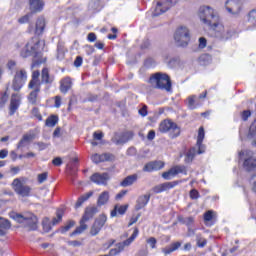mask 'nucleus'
<instances>
[{"instance_id": "c756f323", "label": "nucleus", "mask_w": 256, "mask_h": 256, "mask_svg": "<svg viewBox=\"0 0 256 256\" xmlns=\"http://www.w3.org/2000/svg\"><path fill=\"white\" fill-rule=\"evenodd\" d=\"M43 31H45V18L41 17L36 21L35 33L36 35H41Z\"/></svg>"}, {"instance_id": "79ce46f5", "label": "nucleus", "mask_w": 256, "mask_h": 256, "mask_svg": "<svg viewBox=\"0 0 256 256\" xmlns=\"http://www.w3.org/2000/svg\"><path fill=\"white\" fill-rule=\"evenodd\" d=\"M248 23L256 27V10H252L248 14Z\"/></svg>"}, {"instance_id": "4d7b16f0", "label": "nucleus", "mask_w": 256, "mask_h": 256, "mask_svg": "<svg viewBox=\"0 0 256 256\" xmlns=\"http://www.w3.org/2000/svg\"><path fill=\"white\" fill-rule=\"evenodd\" d=\"M52 163L56 167H61V165H63V160L61 159V157H56L52 160Z\"/></svg>"}, {"instance_id": "c9c22d12", "label": "nucleus", "mask_w": 256, "mask_h": 256, "mask_svg": "<svg viewBox=\"0 0 256 256\" xmlns=\"http://www.w3.org/2000/svg\"><path fill=\"white\" fill-rule=\"evenodd\" d=\"M40 92H41V90H39V89L33 90L30 92V94L28 96V101H29V103H31V105L37 104V97L39 96Z\"/></svg>"}, {"instance_id": "39448f33", "label": "nucleus", "mask_w": 256, "mask_h": 256, "mask_svg": "<svg viewBox=\"0 0 256 256\" xmlns=\"http://www.w3.org/2000/svg\"><path fill=\"white\" fill-rule=\"evenodd\" d=\"M159 131L160 133H168V131H171V139H176V137L181 135V128H179L177 123L171 120L162 121L159 125Z\"/></svg>"}, {"instance_id": "bb28decb", "label": "nucleus", "mask_w": 256, "mask_h": 256, "mask_svg": "<svg viewBox=\"0 0 256 256\" xmlns=\"http://www.w3.org/2000/svg\"><path fill=\"white\" fill-rule=\"evenodd\" d=\"M127 209H129L128 204H125V205H122V206L116 205L114 207V209L111 211L110 216L111 217H117V213H119V215H125V213H127Z\"/></svg>"}, {"instance_id": "c03bdc74", "label": "nucleus", "mask_w": 256, "mask_h": 256, "mask_svg": "<svg viewBox=\"0 0 256 256\" xmlns=\"http://www.w3.org/2000/svg\"><path fill=\"white\" fill-rule=\"evenodd\" d=\"M203 139H205V128L200 127L198 130V137H197L198 145H201V143H203Z\"/></svg>"}, {"instance_id": "20e7f679", "label": "nucleus", "mask_w": 256, "mask_h": 256, "mask_svg": "<svg viewBox=\"0 0 256 256\" xmlns=\"http://www.w3.org/2000/svg\"><path fill=\"white\" fill-rule=\"evenodd\" d=\"M12 219L23 225V227H28L29 231L37 230L38 219L37 216H35L33 213L14 214Z\"/></svg>"}, {"instance_id": "f704fd0d", "label": "nucleus", "mask_w": 256, "mask_h": 256, "mask_svg": "<svg viewBox=\"0 0 256 256\" xmlns=\"http://www.w3.org/2000/svg\"><path fill=\"white\" fill-rule=\"evenodd\" d=\"M59 123V117L57 115H51L46 119V127H55Z\"/></svg>"}, {"instance_id": "dca6fc26", "label": "nucleus", "mask_w": 256, "mask_h": 256, "mask_svg": "<svg viewBox=\"0 0 256 256\" xmlns=\"http://www.w3.org/2000/svg\"><path fill=\"white\" fill-rule=\"evenodd\" d=\"M90 179L93 183H96L97 185H107V181H109V174L94 173Z\"/></svg>"}, {"instance_id": "4468645a", "label": "nucleus", "mask_w": 256, "mask_h": 256, "mask_svg": "<svg viewBox=\"0 0 256 256\" xmlns=\"http://www.w3.org/2000/svg\"><path fill=\"white\" fill-rule=\"evenodd\" d=\"M179 185V182L173 181V182H165L160 185H156L152 188V191L154 193H163L164 191H169V189H174V187H177Z\"/></svg>"}, {"instance_id": "cd10ccee", "label": "nucleus", "mask_w": 256, "mask_h": 256, "mask_svg": "<svg viewBox=\"0 0 256 256\" xmlns=\"http://www.w3.org/2000/svg\"><path fill=\"white\" fill-rule=\"evenodd\" d=\"M138 175L137 174H133V175H129L127 176L121 183V187H130V185H133V183L137 182L138 179Z\"/></svg>"}, {"instance_id": "2eb2a0df", "label": "nucleus", "mask_w": 256, "mask_h": 256, "mask_svg": "<svg viewBox=\"0 0 256 256\" xmlns=\"http://www.w3.org/2000/svg\"><path fill=\"white\" fill-rule=\"evenodd\" d=\"M93 163L99 164L103 163L105 161H113L115 159V156L111 153H103V154H94L91 157Z\"/></svg>"}, {"instance_id": "864d4df0", "label": "nucleus", "mask_w": 256, "mask_h": 256, "mask_svg": "<svg viewBox=\"0 0 256 256\" xmlns=\"http://www.w3.org/2000/svg\"><path fill=\"white\" fill-rule=\"evenodd\" d=\"M87 41H89L90 43H95V41H97V35L93 32H90L87 35Z\"/></svg>"}, {"instance_id": "de8ad7c7", "label": "nucleus", "mask_w": 256, "mask_h": 256, "mask_svg": "<svg viewBox=\"0 0 256 256\" xmlns=\"http://www.w3.org/2000/svg\"><path fill=\"white\" fill-rule=\"evenodd\" d=\"M72 227H75V221L70 220L66 226L62 227L61 233H67Z\"/></svg>"}, {"instance_id": "393cba45", "label": "nucleus", "mask_w": 256, "mask_h": 256, "mask_svg": "<svg viewBox=\"0 0 256 256\" xmlns=\"http://www.w3.org/2000/svg\"><path fill=\"white\" fill-rule=\"evenodd\" d=\"M35 139V134H24L22 139L19 141L17 145V149H21L23 147H27L31 141Z\"/></svg>"}, {"instance_id": "0e129e2a", "label": "nucleus", "mask_w": 256, "mask_h": 256, "mask_svg": "<svg viewBox=\"0 0 256 256\" xmlns=\"http://www.w3.org/2000/svg\"><path fill=\"white\" fill-rule=\"evenodd\" d=\"M93 137L96 141H101L103 139V133L102 132H94Z\"/></svg>"}, {"instance_id": "338daca9", "label": "nucleus", "mask_w": 256, "mask_h": 256, "mask_svg": "<svg viewBox=\"0 0 256 256\" xmlns=\"http://www.w3.org/2000/svg\"><path fill=\"white\" fill-rule=\"evenodd\" d=\"M148 141H153L155 139V130H150L147 135Z\"/></svg>"}, {"instance_id": "412c9836", "label": "nucleus", "mask_w": 256, "mask_h": 256, "mask_svg": "<svg viewBox=\"0 0 256 256\" xmlns=\"http://www.w3.org/2000/svg\"><path fill=\"white\" fill-rule=\"evenodd\" d=\"M55 81V76L49 74V68H43L41 72V83L45 85H51Z\"/></svg>"}, {"instance_id": "37998d69", "label": "nucleus", "mask_w": 256, "mask_h": 256, "mask_svg": "<svg viewBox=\"0 0 256 256\" xmlns=\"http://www.w3.org/2000/svg\"><path fill=\"white\" fill-rule=\"evenodd\" d=\"M33 15L34 14L32 12H30V13L20 17L18 19V23H20V25H25V23H29V19H31V17H33Z\"/></svg>"}, {"instance_id": "8fccbe9b", "label": "nucleus", "mask_w": 256, "mask_h": 256, "mask_svg": "<svg viewBox=\"0 0 256 256\" xmlns=\"http://www.w3.org/2000/svg\"><path fill=\"white\" fill-rule=\"evenodd\" d=\"M148 245H150L151 249H156L157 247V239H155V237H150L147 240Z\"/></svg>"}, {"instance_id": "58836bf2", "label": "nucleus", "mask_w": 256, "mask_h": 256, "mask_svg": "<svg viewBox=\"0 0 256 256\" xmlns=\"http://www.w3.org/2000/svg\"><path fill=\"white\" fill-rule=\"evenodd\" d=\"M16 79H19L20 81H22L23 83H25V81H27V71H25L24 69L16 72L15 76Z\"/></svg>"}, {"instance_id": "72a5a7b5", "label": "nucleus", "mask_w": 256, "mask_h": 256, "mask_svg": "<svg viewBox=\"0 0 256 256\" xmlns=\"http://www.w3.org/2000/svg\"><path fill=\"white\" fill-rule=\"evenodd\" d=\"M138 235H139V229L135 228L131 237H129L127 240L122 242L124 247H129V245H131L135 241V239H137Z\"/></svg>"}, {"instance_id": "7ed1b4c3", "label": "nucleus", "mask_w": 256, "mask_h": 256, "mask_svg": "<svg viewBox=\"0 0 256 256\" xmlns=\"http://www.w3.org/2000/svg\"><path fill=\"white\" fill-rule=\"evenodd\" d=\"M149 83L155 89H160L161 91H167V93H171L173 90V86L171 83V78L169 75L161 72H157L150 76Z\"/></svg>"}, {"instance_id": "69168bd1", "label": "nucleus", "mask_w": 256, "mask_h": 256, "mask_svg": "<svg viewBox=\"0 0 256 256\" xmlns=\"http://www.w3.org/2000/svg\"><path fill=\"white\" fill-rule=\"evenodd\" d=\"M9 155V151L7 149L0 150V159H5Z\"/></svg>"}, {"instance_id": "ddd939ff", "label": "nucleus", "mask_w": 256, "mask_h": 256, "mask_svg": "<svg viewBox=\"0 0 256 256\" xmlns=\"http://www.w3.org/2000/svg\"><path fill=\"white\" fill-rule=\"evenodd\" d=\"M225 7L228 13H231L232 15H239L241 12V3L237 0H227Z\"/></svg>"}, {"instance_id": "4be33fe9", "label": "nucleus", "mask_w": 256, "mask_h": 256, "mask_svg": "<svg viewBox=\"0 0 256 256\" xmlns=\"http://www.w3.org/2000/svg\"><path fill=\"white\" fill-rule=\"evenodd\" d=\"M97 213H99V210L97 209V207H87L85 209L84 215L82 216L81 220L87 223V221H89L90 219H93V217H95Z\"/></svg>"}, {"instance_id": "4c0bfd02", "label": "nucleus", "mask_w": 256, "mask_h": 256, "mask_svg": "<svg viewBox=\"0 0 256 256\" xmlns=\"http://www.w3.org/2000/svg\"><path fill=\"white\" fill-rule=\"evenodd\" d=\"M28 87L30 89H33V91H37V89H38V91H41V82H39V80H37V79L32 78L28 84Z\"/></svg>"}, {"instance_id": "b1692460", "label": "nucleus", "mask_w": 256, "mask_h": 256, "mask_svg": "<svg viewBox=\"0 0 256 256\" xmlns=\"http://www.w3.org/2000/svg\"><path fill=\"white\" fill-rule=\"evenodd\" d=\"M20 102L21 99L19 98V94H12L10 101V115H15V112L19 109Z\"/></svg>"}, {"instance_id": "5701e85b", "label": "nucleus", "mask_w": 256, "mask_h": 256, "mask_svg": "<svg viewBox=\"0 0 256 256\" xmlns=\"http://www.w3.org/2000/svg\"><path fill=\"white\" fill-rule=\"evenodd\" d=\"M112 143H114V145H125V143H127V141H129V136L127 135V133H122V134H115L112 139H111Z\"/></svg>"}, {"instance_id": "3c124183", "label": "nucleus", "mask_w": 256, "mask_h": 256, "mask_svg": "<svg viewBox=\"0 0 256 256\" xmlns=\"http://www.w3.org/2000/svg\"><path fill=\"white\" fill-rule=\"evenodd\" d=\"M48 173L43 172L41 174H38V183H45L47 181Z\"/></svg>"}, {"instance_id": "f3484780", "label": "nucleus", "mask_w": 256, "mask_h": 256, "mask_svg": "<svg viewBox=\"0 0 256 256\" xmlns=\"http://www.w3.org/2000/svg\"><path fill=\"white\" fill-rule=\"evenodd\" d=\"M29 1V7L31 13H41L43 11V8L45 7V2L43 0H28Z\"/></svg>"}, {"instance_id": "f03ea898", "label": "nucleus", "mask_w": 256, "mask_h": 256, "mask_svg": "<svg viewBox=\"0 0 256 256\" xmlns=\"http://www.w3.org/2000/svg\"><path fill=\"white\" fill-rule=\"evenodd\" d=\"M44 47L45 41H41L38 37H34L24 46V48H22L20 55L23 59H27V57H34V59H36V62L31 66L33 69L36 65H41V63L47 61V58H43V52H41Z\"/></svg>"}, {"instance_id": "ea45409f", "label": "nucleus", "mask_w": 256, "mask_h": 256, "mask_svg": "<svg viewBox=\"0 0 256 256\" xmlns=\"http://www.w3.org/2000/svg\"><path fill=\"white\" fill-rule=\"evenodd\" d=\"M63 221V210H58L56 212V217L52 220V225H58V223H61Z\"/></svg>"}, {"instance_id": "f8f14e48", "label": "nucleus", "mask_w": 256, "mask_h": 256, "mask_svg": "<svg viewBox=\"0 0 256 256\" xmlns=\"http://www.w3.org/2000/svg\"><path fill=\"white\" fill-rule=\"evenodd\" d=\"M202 153H205V145H203V143L199 144V142H197L196 147L191 148L187 152L185 162L191 163V161H193V159H195L196 155H202Z\"/></svg>"}, {"instance_id": "f257e3e1", "label": "nucleus", "mask_w": 256, "mask_h": 256, "mask_svg": "<svg viewBox=\"0 0 256 256\" xmlns=\"http://www.w3.org/2000/svg\"><path fill=\"white\" fill-rule=\"evenodd\" d=\"M199 17L201 21L210 27L211 31L215 32V37L221 41H227L231 37V32L219 25V15L215 14L213 8L209 6H202L199 9Z\"/></svg>"}, {"instance_id": "a18cd8bd", "label": "nucleus", "mask_w": 256, "mask_h": 256, "mask_svg": "<svg viewBox=\"0 0 256 256\" xmlns=\"http://www.w3.org/2000/svg\"><path fill=\"white\" fill-rule=\"evenodd\" d=\"M214 217H215V212L213 210H208L204 213V221L206 222L213 221Z\"/></svg>"}, {"instance_id": "9d476101", "label": "nucleus", "mask_w": 256, "mask_h": 256, "mask_svg": "<svg viewBox=\"0 0 256 256\" xmlns=\"http://www.w3.org/2000/svg\"><path fill=\"white\" fill-rule=\"evenodd\" d=\"M105 223H107V215L105 214L99 215L95 219L94 224L90 229V235H92V237L99 235L103 227H105Z\"/></svg>"}, {"instance_id": "13d9d810", "label": "nucleus", "mask_w": 256, "mask_h": 256, "mask_svg": "<svg viewBox=\"0 0 256 256\" xmlns=\"http://www.w3.org/2000/svg\"><path fill=\"white\" fill-rule=\"evenodd\" d=\"M83 65V58L81 56H77L74 61V67H81Z\"/></svg>"}, {"instance_id": "a878e982", "label": "nucleus", "mask_w": 256, "mask_h": 256, "mask_svg": "<svg viewBox=\"0 0 256 256\" xmlns=\"http://www.w3.org/2000/svg\"><path fill=\"white\" fill-rule=\"evenodd\" d=\"M73 82L70 77H66L60 81V91L61 93H68L71 89Z\"/></svg>"}, {"instance_id": "7c9ffc66", "label": "nucleus", "mask_w": 256, "mask_h": 256, "mask_svg": "<svg viewBox=\"0 0 256 256\" xmlns=\"http://www.w3.org/2000/svg\"><path fill=\"white\" fill-rule=\"evenodd\" d=\"M90 197H93V192H88L80 196L75 204V209H79V207H81V205H83L85 201H88Z\"/></svg>"}, {"instance_id": "6ab92c4d", "label": "nucleus", "mask_w": 256, "mask_h": 256, "mask_svg": "<svg viewBox=\"0 0 256 256\" xmlns=\"http://www.w3.org/2000/svg\"><path fill=\"white\" fill-rule=\"evenodd\" d=\"M150 199H151L150 194L139 196L136 201L135 210L141 211V209H144V207H147V204L149 203Z\"/></svg>"}, {"instance_id": "423d86ee", "label": "nucleus", "mask_w": 256, "mask_h": 256, "mask_svg": "<svg viewBox=\"0 0 256 256\" xmlns=\"http://www.w3.org/2000/svg\"><path fill=\"white\" fill-rule=\"evenodd\" d=\"M178 0H155V9L153 11V17H159V15H163V13H167L173 5L177 4Z\"/></svg>"}, {"instance_id": "6e6552de", "label": "nucleus", "mask_w": 256, "mask_h": 256, "mask_svg": "<svg viewBox=\"0 0 256 256\" xmlns=\"http://www.w3.org/2000/svg\"><path fill=\"white\" fill-rule=\"evenodd\" d=\"M255 153L251 150H244L239 153L240 157H244L243 167L245 171H255L256 169V158Z\"/></svg>"}, {"instance_id": "774afa93", "label": "nucleus", "mask_w": 256, "mask_h": 256, "mask_svg": "<svg viewBox=\"0 0 256 256\" xmlns=\"http://www.w3.org/2000/svg\"><path fill=\"white\" fill-rule=\"evenodd\" d=\"M250 183H252V191H256V175H253L250 179Z\"/></svg>"}, {"instance_id": "09e8293b", "label": "nucleus", "mask_w": 256, "mask_h": 256, "mask_svg": "<svg viewBox=\"0 0 256 256\" xmlns=\"http://www.w3.org/2000/svg\"><path fill=\"white\" fill-rule=\"evenodd\" d=\"M34 145H37L39 151H45V149H47L50 144H47L45 142H35Z\"/></svg>"}, {"instance_id": "c85d7f7f", "label": "nucleus", "mask_w": 256, "mask_h": 256, "mask_svg": "<svg viewBox=\"0 0 256 256\" xmlns=\"http://www.w3.org/2000/svg\"><path fill=\"white\" fill-rule=\"evenodd\" d=\"M84 220H80V225L72 232L70 233V237H75V235H81V233H84L87 231V224H85Z\"/></svg>"}, {"instance_id": "0eeeda50", "label": "nucleus", "mask_w": 256, "mask_h": 256, "mask_svg": "<svg viewBox=\"0 0 256 256\" xmlns=\"http://www.w3.org/2000/svg\"><path fill=\"white\" fill-rule=\"evenodd\" d=\"M174 39L178 47H187L189 41H191V36L189 35V29L187 27L181 26L178 28L174 34Z\"/></svg>"}, {"instance_id": "1a4fd4ad", "label": "nucleus", "mask_w": 256, "mask_h": 256, "mask_svg": "<svg viewBox=\"0 0 256 256\" xmlns=\"http://www.w3.org/2000/svg\"><path fill=\"white\" fill-rule=\"evenodd\" d=\"M12 185L15 193L20 195V197H29V195H31V186L23 184L19 178L14 179Z\"/></svg>"}, {"instance_id": "2f4dec72", "label": "nucleus", "mask_w": 256, "mask_h": 256, "mask_svg": "<svg viewBox=\"0 0 256 256\" xmlns=\"http://www.w3.org/2000/svg\"><path fill=\"white\" fill-rule=\"evenodd\" d=\"M181 247V242H175L172 243L170 246L163 248L162 252L164 255H170V253H173V251H177Z\"/></svg>"}, {"instance_id": "680f3d73", "label": "nucleus", "mask_w": 256, "mask_h": 256, "mask_svg": "<svg viewBox=\"0 0 256 256\" xmlns=\"http://www.w3.org/2000/svg\"><path fill=\"white\" fill-rule=\"evenodd\" d=\"M139 115H141V117H147V105H144L139 111H138Z\"/></svg>"}, {"instance_id": "49530a36", "label": "nucleus", "mask_w": 256, "mask_h": 256, "mask_svg": "<svg viewBox=\"0 0 256 256\" xmlns=\"http://www.w3.org/2000/svg\"><path fill=\"white\" fill-rule=\"evenodd\" d=\"M196 241H197L198 247H205V245H207V240L204 238H201V235L199 234L196 235Z\"/></svg>"}, {"instance_id": "052dcab7", "label": "nucleus", "mask_w": 256, "mask_h": 256, "mask_svg": "<svg viewBox=\"0 0 256 256\" xmlns=\"http://www.w3.org/2000/svg\"><path fill=\"white\" fill-rule=\"evenodd\" d=\"M251 117V111L245 110L242 112V121H247Z\"/></svg>"}, {"instance_id": "6e6d98bb", "label": "nucleus", "mask_w": 256, "mask_h": 256, "mask_svg": "<svg viewBox=\"0 0 256 256\" xmlns=\"http://www.w3.org/2000/svg\"><path fill=\"white\" fill-rule=\"evenodd\" d=\"M200 197V194H199V191H197V189H192L190 191V198L191 199H199Z\"/></svg>"}, {"instance_id": "e2e57ef3", "label": "nucleus", "mask_w": 256, "mask_h": 256, "mask_svg": "<svg viewBox=\"0 0 256 256\" xmlns=\"http://www.w3.org/2000/svg\"><path fill=\"white\" fill-rule=\"evenodd\" d=\"M119 250H117V248H112L110 249L108 254H105V256H116L119 255Z\"/></svg>"}, {"instance_id": "5fc2aeb1", "label": "nucleus", "mask_w": 256, "mask_h": 256, "mask_svg": "<svg viewBox=\"0 0 256 256\" xmlns=\"http://www.w3.org/2000/svg\"><path fill=\"white\" fill-rule=\"evenodd\" d=\"M207 47V39L205 37L199 38V48L205 49Z\"/></svg>"}, {"instance_id": "a211bd4d", "label": "nucleus", "mask_w": 256, "mask_h": 256, "mask_svg": "<svg viewBox=\"0 0 256 256\" xmlns=\"http://www.w3.org/2000/svg\"><path fill=\"white\" fill-rule=\"evenodd\" d=\"M163 167H165V163H163L161 161H153V162L147 163L144 166L143 171L151 173V171H159V170L163 169Z\"/></svg>"}, {"instance_id": "e433bc0d", "label": "nucleus", "mask_w": 256, "mask_h": 256, "mask_svg": "<svg viewBox=\"0 0 256 256\" xmlns=\"http://www.w3.org/2000/svg\"><path fill=\"white\" fill-rule=\"evenodd\" d=\"M23 85H25V82H23L19 78H15V76H14V80H13V84H12V89L14 91H21V89L23 88Z\"/></svg>"}, {"instance_id": "9b49d317", "label": "nucleus", "mask_w": 256, "mask_h": 256, "mask_svg": "<svg viewBox=\"0 0 256 256\" xmlns=\"http://www.w3.org/2000/svg\"><path fill=\"white\" fill-rule=\"evenodd\" d=\"M179 173L187 175V167H185L184 165H176L172 167L169 171L163 172L162 177L166 181H171V179H173V177H175L176 175H179Z\"/></svg>"}, {"instance_id": "bf43d9fd", "label": "nucleus", "mask_w": 256, "mask_h": 256, "mask_svg": "<svg viewBox=\"0 0 256 256\" xmlns=\"http://www.w3.org/2000/svg\"><path fill=\"white\" fill-rule=\"evenodd\" d=\"M68 245H70V247H81L82 243L79 240H72L68 241Z\"/></svg>"}, {"instance_id": "473e14b6", "label": "nucleus", "mask_w": 256, "mask_h": 256, "mask_svg": "<svg viewBox=\"0 0 256 256\" xmlns=\"http://www.w3.org/2000/svg\"><path fill=\"white\" fill-rule=\"evenodd\" d=\"M109 202V193L107 191H104L100 194L97 200L98 207H103V205H106V203Z\"/></svg>"}, {"instance_id": "603ef678", "label": "nucleus", "mask_w": 256, "mask_h": 256, "mask_svg": "<svg viewBox=\"0 0 256 256\" xmlns=\"http://www.w3.org/2000/svg\"><path fill=\"white\" fill-rule=\"evenodd\" d=\"M153 65H155V60L153 58H147L145 61H144V66L147 67V69L153 67Z\"/></svg>"}, {"instance_id": "a19ab883", "label": "nucleus", "mask_w": 256, "mask_h": 256, "mask_svg": "<svg viewBox=\"0 0 256 256\" xmlns=\"http://www.w3.org/2000/svg\"><path fill=\"white\" fill-rule=\"evenodd\" d=\"M197 96L192 95L188 97V108L193 111V109H197V104L196 103Z\"/></svg>"}, {"instance_id": "aec40b11", "label": "nucleus", "mask_w": 256, "mask_h": 256, "mask_svg": "<svg viewBox=\"0 0 256 256\" xmlns=\"http://www.w3.org/2000/svg\"><path fill=\"white\" fill-rule=\"evenodd\" d=\"M9 229H11V221L4 217H0V237H5Z\"/></svg>"}]
</instances>
